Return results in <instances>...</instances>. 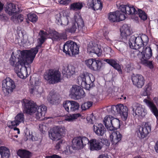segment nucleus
Segmentation results:
<instances>
[{
	"label": "nucleus",
	"instance_id": "obj_4",
	"mask_svg": "<svg viewBox=\"0 0 158 158\" xmlns=\"http://www.w3.org/2000/svg\"><path fill=\"white\" fill-rule=\"evenodd\" d=\"M142 52L139 51L137 56L141 63L152 69L153 68V65L152 61L149 60L152 56V50L151 47L148 45L143 46Z\"/></svg>",
	"mask_w": 158,
	"mask_h": 158
},
{
	"label": "nucleus",
	"instance_id": "obj_6",
	"mask_svg": "<svg viewBox=\"0 0 158 158\" xmlns=\"http://www.w3.org/2000/svg\"><path fill=\"white\" fill-rule=\"evenodd\" d=\"M77 29L79 31L82 32H84L85 30L84 22L82 18L80 16H78V18H75L74 22L72 23L71 26L66 29L65 31L67 32L73 33Z\"/></svg>",
	"mask_w": 158,
	"mask_h": 158
},
{
	"label": "nucleus",
	"instance_id": "obj_43",
	"mask_svg": "<svg viewBox=\"0 0 158 158\" xmlns=\"http://www.w3.org/2000/svg\"><path fill=\"white\" fill-rule=\"evenodd\" d=\"M93 102L91 101H88L82 104L81 108L82 110H86L89 109L92 105Z\"/></svg>",
	"mask_w": 158,
	"mask_h": 158
},
{
	"label": "nucleus",
	"instance_id": "obj_44",
	"mask_svg": "<svg viewBox=\"0 0 158 158\" xmlns=\"http://www.w3.org/2000/svg\"><path fill=\"white\" fill-rule=\"evenodd\" d=\"M137 14L140 19L143 20H146L147 18V16L145 13L141 9H138L137 13L135 14Z\"/></svg>",
	"mask_w": 158,
	"mask_h": 158
},
{
	"label": "nucleus",
	"instance_id": "obj_31",
	"mask_svg": "<svg viewBox=\"0 0 158 158\" xmlns=\"http://www.w3.org/2000/svg\"><path fill=\"white\" fill-rule=\"evenodd\" d=\"M56 19V22L58 25L66 26L69 23L67 17L63 16H61L60 13L56 15L55 16Z\"/></svg>",
	"mask_w": 158,
	"mask_h": 158
},
{
	"label": "nucleus",
	"instance_id": "obj_5",
	"mask_svg": "<svg viewBox=\"0 0 158 158\" xmlns=\"http://www.w3.org/2000/svg\"><path fill=\"white\" fill-rule=\"evenodd\" d=\"M148 42V36L145 34H142L141 36H136L134 35L131 36L129 39L128 44L131 48L137 49L142 46H147Z\"/></svg>",
	"mask_w": 158,
	"mask_h": 158
},
{
	"label": "nucleus",
	"instance_id": "obj_8",
	"mask_svg": "<svg viewBox=\"0 0 158 158\" xmlns=\"http://www.w3.org/2000/svg\"><path fill=\"white\" fill-rule=\"evenodd\" d=\"M89 143L88 139L85 137H76L72 140V147L75 150L83 148Z\"/></svg>",
	"mask_w": 158,
	"mask_h": 158
},
{
	"label": "nucleus",
	"instance_id": "obj_22",
	"mask_svg": "<svg viewBox=\"0 0 158 158\" xmlns=\"http://www.w3.org/2000/svg\"><path fill=\"white\" fill-rule=\"evenodd\" d=\"M87 5L89 8L94 10H101L102 4L100 0H88Z\"/></svg>",
	"mask_w": 158,
	"mask_h": 158
},
{
	"label": "nucleus",
	"instance_id": "obj_14",
	"mask_svg": "<svg viewBox=\"0 0 158 158\" xmlns=\"http://www.w3.org/2000/svg\"><path fill=\"white\" fill-rule=\"evenodd\" d=\"M120 31L121 41L125 43H128V39L131 34L130 27L127 24H123L121 28Z\"/></svg>",
	"mask_w": 158,
	"mask_h": 158
},
{
	"label": "nucleus",
	"instance_id": "obj_30",
	"mask_svg": "<svg viewBox=\"0 0 158 158\" xmlns=\"http://www.w3.org/2000/svg\"><path fill=\"white\" fill-rule=\"evenodd\" d=\"M60 96L56 94L53 91H51L47 98V100L51 104H54L59 101Z\"/></svg>",
	"mask_w": 158,
	"mask_h": 158
},
{
	"label": "nucleus",
	"instance_id": "obj_16",
	"mask_svg": "<svg viewBox=\"0 0 158 158\" xmlns=\"http://www.w3.org/2000/svg\"><path fill=\"white\" fill-rule=\"evenodd\" d=\"M44 76V79H61V73L58 70L49 69Z\"/></svg>",
	"mask_w": 158,
	"mask_h": 158
},
{
	"label": "nucleus",
	"instance_id": "obj_38",
	"mask_svg": "<svg viewBox=\"0 0 158 158\" xmlns=\"http://www.w3.org/2000/svg\"><path fill=\"white\" fill-rule=\"evenodd\" d=\"M23 19V16L21 14H18L15 16L14 15L11 18V20L15 24L21 23Z\"/></svg>",
	"mask_w": 158,
	"mask_h": 158
},
{
	"label": "nucleus",
	"instance_id": "obj_51",
	"mask_svg": "<svg viewBox=\"0 0 158 158\" xmlns=\"http://www.w3.org/2000/svg\"><path fill=\"white\" fill-rule=\"evenodd\" d=\"M152 84L149 83L145 85L143 89L149 95L150 94L152 90Z\"/></svg>",
	"mask_w": 158,
	"mask_h": 158
},
{
	"label": "nucleus",
	"instance_id": "obj_17",
	"mask_svg": "<svg viewBox=\"0 0 158 158\" xmlns=\"http://www.w3.org/2000/svg\"><path fill=\"white\" fill-rule=\"evenodd\" d=\"M24 117L22 113L18 114L15 117L14 121L8 122L7 126L9 128H12L13 126H17L20 124L24 122Z\"/></svg>",
	"mask_w": 158,
	"mask_h": 158
},
{
	"label": "nucleus",
	"instance_id": "obj_57",
	"mask_svg": "<svg viewBox=\"0 0 158 158\" xmlns=\"http://www.w3.org/2000/svg\"><path fill=\"white\" fill-rule=\"evenodd\" d=\"M47 83L50 84H55L60 82L61 80H47Z\"/></svg>",
	"mask_w": 158,
	"mask_h": 158
},
{
	"label": "nucleus",
	"instance_id": "obj_28",
	"mask_svg": "<svg viewBox=\"0 0 158 158\" xmlns=\"http://www.w3.org/2000/svg\"><path fill=\"white\" fill-rule=\"evenodd\" d=\"M71 40H69L65 43L63 45V51L66 55L70 56H74V51H73L72 45Z\"/></svg>",
	"mask_w": 158,
	"mask_h": 158
},
{
	"label": "nucleus",
	"instance_id": "obj_29",
	"mask_svg": "<svg viewBox=\"0 0 158 158\" xmlns=\"http://www.w3.org/2000/svg\"><path fill=\"white\" fill-rule=\"evenodd\" d=\"M103 60L104 61L106 62L107 63L110 64L118 72H122L120 65L118 63V61L116 59H105Z\"/></svg>",
	"mask_w": 158,
	"mask_h": 158
},
{
	"label": "nucleus",
	"instance_id": "obj_32",
	"mask_svg": "<svg viewBox=\"0 0 158 158\" xmlns=\"http://www.w3.org/2000/svg\"><path fill=\"white\" fill-rule=\"evenodd\" d=\"M48 132L49 137L52 140L59 139L60 137V133L57 131V129L55 127L50 130Z\"/></svg>",
	"mask_w": 158,
	"mask_h": 158
},
{
	"label": "nucleus",
	"instance_id": "obj_37",
	"mask_svg": "<svg viewBox=\"0 0 158 158\" xmlns=\"http://www.w3.org/2000/svg\"><path fill=\"white\" fill-rule=\"evenodd\" d=\"M17 154L21 158H29L31 156L30 152L25 150H19Z\"/></svg>",
	"mask_w": 158,
	"mask_h": 158
},
{
	"label": "nucleus",
	"instance_id": "obj_63",
	"mask_svg": "<svg viewBox=\"0 0 158 158\" xmlns=\"http://www.w3.org/2000/svg\"><path fill=\"white\" fill-rule=\"evenodd\" d=\"M46 158H61V157L57 155L54 154L51 156H46Z\"/></svg>",
	"mask_w": 158,
	"mask_h": 158
},
{
	"label": "nucleus",
	"instance_id": "obj_59",
	"mask_svg": "<svg viewBox=\"0 0 158 158\" xmlns=\"http://www.w3.org/2000/svg\"><path fill=\"white\" fill-rule=\"evenodd\" d=\"M70 0H58L60 4L63 5L68 4Z\"/></svg>",
	"mask_w": 158,
	"mask_h": 158
},
{
	"label": "nucleus",
	"instance_id": "obj_33",
	"mask_svg": "<svg viewBox=\"0 0 158 158\" xmlns=\"http://www.w3.org/2000/svg\"><path fill=\"white\" fill-rule=\"evenodd\" d=\"M81 86L86 89L89 90L94 86L93 82L91 80H80Z\"/></svg>",
	"mask_w": 158,
	"mask_h": 158
},
{
	"label": "nucleus",
	"instance_id": "obj_56",
	"mask_svg": "<svg viewBox=\"0 0 158 158\" xmlns=\"http://www.w3.org/2000/svg\"><path fill=\"white\" fill-rule=\"evenodd\" d=\"M143 77L141 75L133 74L131 75V79H142Z\"/></svg>",
	"mask_w": 158,
	"mask_h": 158
},
{
	"label": "nucleus",
	"instance_id": "obj_61",
	"mask_svg": "<svg viewBox=\"0 0 158 158\" xmlns=\"http://www.w3.org/2000/svg\"><path fill=\"white\" fill-rule=\"evenodd\" d=\"M108 34L109 32L108 31H105L103 33V35L106 39L107 40H109V37L108 36Z\"/></svg>",
	"mask_w": 158,
	"mask_h": 158
},
{
	"label": "nucleus",
	"instance_id": "obj_1",
	"mask_svg": "<svg viewBox=\"0 0 158 158\" xmlns=\"http://www.w3.org/2000/svg\"><path fill=\"white\" fill-rule=\"evenodd\" d=\"M22 103L27 114L31 115L35 112V117L37 119H42L44 117L47 110L46 106L42 105L38 106L33 101L26 99H23Z\"/></svg>",
	"mask_w": 158,
	"mask_h": 158
},
{
	"label": "nucleus",
	"instance_id": "obj_34",
	"mask_svg": "<svg viewBox=\"0 0 158 158\" xmlns=\"http://www.w3.org/2000/svg\"><path fill=\"white\" fill-rule=\"evenodd\" d=\"M113 117L107 115L104 118L103 120V123L106 128L110 131V127L112 125V120Z\"/></svg>",
	"mask_w": 158,
	"mask_h": 158
},
{
	"label": "nucleus",
	"instance_id": "obj_53",
	"mask_svg": "<svg viewBox=\"0 0 158 158\" xmlns=\"http://www.w3.org/2000/svg\"><path fill=\"white\" fill-rule=\"evenodd\" d=\"M133 69L131 63H129L126 64L125 70L127 72L129 73L132 71Z\"/></svg>",
	"mask_w": 158,
	"mask_h": 158
},
{
	"label": "nucleus",
	"instance_id": "obj_21",
	"mask_svg": "<svg viewBox=\"0 0 158 158\" xmlns=\"http://www.w3.org/2000/svg\"><path fill=\"white\" fill-rule=\"evenodd\" d=\"M5 12L9 15L19 11V8L16 5L12 3H7L4 6Z\"/></svg>",
	"mask_w": 158,
	"mask_h": 158
},
{
	"label": "nucleus",
	"instance_id": "obj_41",
	"mask_svg": "<svg viewBox=\"0 0 158 158\" xmlns=\"http://www.w3.org/2000/svg\"><path fill=\"white\" fill-rule=\"evenodd\" d=\"M133 85L138 88H141L144 84V80H132Z\"/></svg>",
	"mask_w": 158,
	"mask_h": 158
},
{
	"label": "nucleus",
	"instance_id": "obj_52",
	"mask_svg": "<svg viewBox=\"0 0 158 158\" xmlns=\"http://www.w3.org/2000/svg\"><path fill=\"white\" fill-rule=\"evenodd\" d=\"M52 39L53 41H56L59 40V33L56 31L53 32Z\"/></svg>",
	"mask_w": 158,
	"mask_h": 158
},
{
	"label": "nucleus",
	"instance_id": "obj_7",
	"mask_svg": "<svg viewBox=\"0 0 158 158\" xmlns=\"http://www.w3.org/2000/svg\"><path fill=\"white\" fill-rule=\"evenodd\" d=\"M128 111L127 106L122 104L112 106L111 110V113L113 114H119L122 119L123 121H125L127 119Z\"/></svg>",
	"mask_w": 158,
	"mask_h": 158
},
{
	"label": "nucleus",
	"instance_id": "obj_42",
	"mask_svg": "<svg viewBox=\"0 0 158 158\" xmlns=\"http://www.w3.org/2000/svg\"><path fill=\"white\" fill-rule=\"evenodd\" d=\"M71 105L70 108L71 111H75L78 110L80 105L78 102L75 101H71Z\"/></svg>",
	"mask_w": 158,
	"mask_h": 158
},
{
	"label": "nucleus",
	"instance_id": "obj_2",
	"mask_svg": "<svg viewBox=\"0 0 158 158\" xmlns=\"http://www.w3.org/2000/svg\"><path fill=\"white\" fill-rule=\"evenodd\" d=\"M23 51L21 52V55H19V58L18 59L15 56L11 55L10 59V63L12 66H15L16 70H18L17 76L20 78L24 79L25 77L23 73L27 70L26 65L31 63H29L27 61V57L28 58V56H23L22 52Z\"/></svg>",
	"mask_w": 158,
	"mask_h": 158
},
{
	"label": "nucleus",
	"instance_id": "obj_9",
	"mask_svg": "<svg viewBox=\"0 0 158 158\" xmlns=\"http://www.w3.org/2000/svg\"><path fill=\"white\" fill-rule=\"evenodd\" d=\"M151 127L148 123H145L143 127L138 126L135 130V134L140 139L146 137L151 131Z\"/></svg>",
	"mask_w": 158,
	"mask_h": 158
},
{
	"label": "nucleus",
	"instance_id": "obj_24",
	"mask_svg": "<svg viewBox=\"0 0 158 158\" xmlns=\"http://www.w3.org/2000/svg\"><path fill=\"white\" fill-rule=\"evenodd\" d=\"M110 139L111 141L112 145H115L121 141L122 135L119 131H113L110 135Z\"/></svg>",
	"mask_w": 158,
	"mask_h": 158
},
{
	"label": "nucleus",
	"instance_id": "obj_18",
	"mask_svg": "<svg viewBox=\"0 0 158 158\" xmlns=\"http://www.w3.org/2000/svg\"><path fill=\"white\" fill-rule=\"evenodd\" d=\"M149 96H147V99H145L143 102L149 108L152 113L155 116L157 119H158V110L154 103L150 100Z\"/></svg>",
	"mask_w": 158,
	"mask_h": 158
},
{
	"label": "nucleus",
	"instance_id": "obj_55",
	"mask_svg": "<svg viewBox=\"0 0 158 158\" xmlns=\"http://www.w3.org/2000/svg\"><path fill=\"white\" fill-rule=\"evenodd\" d=\"M70 147L68 146L66 147L65 149L63 152V153L66 155H69L72 153V151H70Z\"/></svg>",
	"mask_w": 158,
	"mask_h": 158
},
{
	"label": "nucleus",
	"instance_id": "obj_10",
	"mask_svg": "<svg viewBox=\"0 0 158 158\" xmlns=\"http://www.w3.org/2000/svg\"><path fill=\"white\" fill-rule=\"evenodd\" d=\"M85 92L79 86L73 85L69 90V95L74 99L78 100L85 96Z\"/></svg>",
	"mask_w": 158,
	"mask_h": 158
},
{
	"label": "nucleus",
	"instance_id": "obj_35",
	"mask_svg": "<svg viewBox=\"0 0 158 158\" xmlns=\"http://www.w3.org/2000/svg\"><path fill=\"white\" fill-rule=\"evenodd\" d=\"M0 154L2 158H8L10 154L9 150L5 147L0 148Z\"/></svg>",
	"mask_w": 158,
	"mask_h": 158
},
{
	"label": "nucleus",
	"instance_id": "obj_58",
	"mask_svg": "<svg viewBox=\"0 0 158 158\" xmlns=\"http://www.w3.org/2000/svg\"><path fill=\"white\" fill-rule=\"evenodd\" d=\"M62 144V141L61 140H60L58 143H57L55 147V149L56 150H58L60 149L61 145Z\"/></svg>",
	"mask_w": 158,
	"mask_h": 158
},
{
	"label": "nucleus",
	"instance_id": "obj_20",
	"mask_svg": "<svg viewBox=\"0 0 158 158\" xmlns=\"http://www.w3.org/2000/svg\"><path fill=\"white\" fill-rule=\"evenodd\" d=\"M87 51L90 54L93 53L96 54L98 56H99L102 54V50L100 46L92 42H91L88 44Z\"/></svg>",
	"mask_w": 158,
	"mask_h": 158
},
{
	"label": "nucleus",
	"instance_id": "obj_27",
	"mask_svg": "<svg viewBox=\"0 0 158 158\" xmlns=\"http://www.w3.org/2000/svg\"><path fill=\"white\" fill-rule=\"evenodd\" d=\"M88 144L91 150H98L101 149L102 147L101 143L99 140L95 139H93L89 140Z\"/></svg>",
	"mask_w": 158,
	"mask_h": 158
},
{
	"label": "nucleus",
	"instance_id": "obj_62",
	"mask_svg": "<svg viewBox=\"0 0 158 158\" xmlns=\"http://www.w3.org/2000/svg\"><path fill=\"white\" fill-rule=\"evenodd\" d=\"M140 94L141 95L143 96H149V94L144 89L143 91H141L140 92Z\"/></svg>",
	"mask_w": 158,
	"mask_h": 158
},
{
	"label": "nucleus",
	"instance_id": "obj_46",
	"mask_svg": "<svg viewBox=\"0 0 158 158\" xmlns=\"http://www.w3.org/2000/svg\"><path fill=\"white\" fill-rule=\"evenodd\" d=\"M72 45V50L74 51V56L78 54L79 53V46L77 44L73 41L71 40Z\"/></svg>",
	"mask_w": 158,
	"mask_h": 158
},
{
	"label": "nucleus",
	"instance_id": "obj_11",
	"mask_svg": "<svg viewBox=\"0 0 158 158\" xmlns=\"http://www.w3.org/2000/svg\"><path fill=\"white\" fill-rule=\"evenodd\" d=\"M86 65L90 69L95 71H99L102 69L103 64L102 61L91 58L85 61Z\"/></svg>",
	"mask_w": 158,
	"mask_h": 158
},
{
	"label": "nucleus",
	"instance_id": "obj_26",
	"mask_svg": "<svg viewBox=\"0 0 158 158\" xmlns=\"http://www.w3.org/2000/svg\"><path fill=\"white\" fill-rule=\"evenodd\" d=\"M94 131L98 136H102L106 131V129L103 125L101 123H96L93 126Z\"/></svg>",
	"mask_w": 158,
	"mask_h": 158
},
{
	"label": "nucleus",
	"instance_id": "obj_64",
	"mask_svg": "<svg viewBox=\"0 0 158 158\" xmlns=\"http://www.w3.org/2000/svg\"><path fill=\"white\" fill-rule=\"evenodd\" d=\"M153 102L158 107V97L154 98L153 99Z\"/></svg>",
	"mask_w": 158,
	"mask_h": 158
},
{
	"label": "nucleus",
	"instance_id": "obj_13",
	"mask_svg": "<svg viewBox=\"0 0 158 158\" xmlns=\"http://www.w3.org/2000/svg\"><path fill=\"white\" fill-rule=\"evenodd\" d=\"M133 114L137 115L140 117L143 118L147 114V110L144 106L139 104L135 103L132 106Z\"/></svg>",
	"mask_w": 158,
	"mask_h": 158
},
{
	"label": "nucleus",
	"instance_id": "obj_45",
	"mask_svg": "<svg viewBox=\"0 0 158 158\" xmlns=\"http://www.w3.org/2000/svg\"><path fill=\"white\" fill-rule=\"evenodd\" d=\"M27 18L29 21L32 23L36 22L38 19V16L35 14L30 13L28 14Z\"/></svg>",
	"mask_w": 158,
	"mask_h": 158
},
{
	"label": "nucleus",
	"instance_id": "obj_50",
	"mask_svg": "<svg viewBox=\"0 0 158 158\" xmlns=\"http://www.w3.org/2000/svg\"><path fill=\"white\" fill-rule=\"evenodd\" d=\"M127 43H123L120 44L117 46V49L122 53L124 52L126 50V44Z\"/></svg>",
	"mask_w": 158,
	"mask_h": 158
},
{
	"label": "nucleus",
	"instance_id": "obj_36",
	"mask_svg": "<svg viewBox=\"0 0 158 158\" xmlns=\"http://www.w3.org/2000/svg\"><path fill=\"white\" fill-rule=\"evenodd\" d=\"M112 121V125L110 127V131H113L120 127V123L118 119L113 117Z\"/></svg>",
	"mask_w": 158,
	"mask_h": 158
},
{
	"label": "nucleus",
	"instance_id": "obj_60",
	"mask_svg": "<svg viewBox=\"0 0 158 158\" xmlns=\"http://www.w3.org/2000/svg\"><path fill=\"white\" fill-rule=\"evenodd\" d=\"M111 88H111H110L108 90V92L110 93H112L117 90L116 87H114L112 86Z\"/></svg>",
	"mask_w": 158,
	"mask_h": 158
},
{
	"label": "nucleus",
	"instance_id": "obj_3",
	"mask_svg": "<svg viewBox=\"0 0 158 158\" xmlns=\"http://www.w3.org/2000/svg\"><path fill=\"white\" fill-rule=\"evenodd\" d=\"M48 34L46 31L40 30L39 33V36L40 38H39L40 44L34 48L31 49L30 50H23L22 52L23 56H27L28 62L32 63L35 58L36 54L37 53L38 49L41 47V45L44 42L46 38L47 37Z\"/></svg>",
	"mask_w": 158,
	"mask_h": 158
},
{
	"label": "nucleus",
	"instance_id": "obj_40",
	"mask_svg": "<svg viewBox=\"0 0 158 158\" xmlns=\"http://www.w3.org/2000/svg\"><path fill=\"white\" fill-rule=\"evenodd\" d=\"M83 7L82 3L79 2H74L70 5V9L73 10H79Z\"/></svg>",
	"mask_w": 158,
	"mask_h": 158
},
{
	"label": "nucleus",
	"instance_id": "obj_12",
	"mask_svg": "<svg viewBox=\"0 0 158 158\" xmlns=\"http://www.w3.org/2000/svg\"><path fill=\"white\" fill-rule=\"evenodd\" d=\"M2 86V90L5 95L11 93L15 87L12 80H3Z\"/></svg>",
	"mask_w": 158,
	"mask_h": 158
},
{
	"label": "nucleus",
	"instance_id": "obj_48",
	"mask_svg": "<svg viewBox=\"0 0 158 158\" xmlns=\"http://www.w3.org/2000/svg\"><path fill=\"white\" fill-rule=\"evenodd\" d=\"M63 106L65 110L68 112H69L71 106V101L66 100L64 101L63 104Z\"/></svg>",
	"mask_w": 158,
	"mask_h": 158
},
{
	"label": "nucleus",
	"instance_id": "obj_39",
	"mask_svg": "<svg viewBox=\"0 0 158 158\" xmlns=\"http://www.w3.org/2000/svg\"><path fill=\"white\" fill-rule=\"evenodd\" d=\"M80 116V114H69L65 116V119L68 122H72L77 119Z\"/></svg>",
	"mask_w": 158,
	"mask_h": 158
},
{
	"label": "nucleus",
	"instance_id": "obj_23",
	"mask_svg": "<svg viewBox=\"0 0 158 158\" xmlns=\"http://www.w3.org/2000/svg\"><path fill=\"white\" fill-rule=\"evenodd\" d=\"M75 68L71 65L63 66L62 69V73L64 78H68L69 77L75 73Z\"/></svg>",
	"mask_w": 158,
	"mask_h": 158
},
{
	"label": "nucleus",
	"instance_id": "obj_15",
	"mask_svg": "<svg viewBox=\"0 0 158 158\" xmlns=\"http://www.w3.org/2000/svg\"><path fill=\"white\" fill-rule=\"evenodd\" d=\"M121 11L117 10L114 12H110L108 16L109 20L111 22H119L125 19V16L121 14Z\"/></svg>",
	"mask_w": 158,
	"mask_h": 158
},
{
	"label": "nucleus",
	"instance_id": "obj_47",
	"mask_svg": "<svg viewBox=\"0 0 158 158\" xmlns=\"http://www.w3.org/2000/svg\"><path fill=\"white\" fill-rule=\"evenodd\" d=\"M79 77L81 79H91V77L93 78V76L91 74L85 72L81 73Z\"/></svg>",
	"mask_w": 158,
	"mask_h": 158
},
{
	"label": "nucleus",
	"instance_id": "obj_25",
	"mask_svg": "<svg viewBox=\"0 0 158 158\" xmlns=\"http://www.w3.org/2000/svg\"><path fill=\"white\" fill-rule=\"evenodd\" d=\"M39 80H30V83L28 84L30 89V92L31 94H37L38 93L40 94L41 92L39 91L37 88L39 84Z\"/></svg>",
	"mask_w": 158,
	"mask_h": 158
},
{
	"label": "nucleus",
	"instance_id": "obj_19",
	"mask_svg": "<svg viewBox=\"0 0 158 158\" xmlns=\"http://www.w3.org/2000/svg\"><path fill=\"white\" fill-rule=\"evenodd\" d=\"M120 11H121V14L124 15V14H126L130 15H135V13H137V11L134 6L129 4H127L126 5H122L120 6Z\"/></svg>",
	"mask_w": 158,
	"mask_h": 158
},
{
	"label": "nucleus",
	"instance_id": "obj_54",
	"mask_svg": "<svg viewBox=\"0 0 158 158\" xmlns=\"http://www.w3.org/2000/svg\"><path fill=\"white\" fill-rule=\"evenodd\" d=\"M67 39V35L65 32H63L60 34L59 33V40L63 39L65 40Z\"/></svg>",
	"mask_w": 158,
	"mask_h": 158
},
{
	"label": "nucleus",
	"instance_id": "obj_49",
	"mask_svg": "<svg viewBox=\"0 0 158 158\" xmlns=\"http://www.w3.org/2000/svg\"><path fill=\"white\" fill-rule=\"evenodd\" d=\"M55 127L57 129V131L60 133V136L62 135L65 134L66 130L64 127L62 126H57Z\"/></svg>",
	"mask_w": 158,
	"mask_h": 158
}]
</instances>
